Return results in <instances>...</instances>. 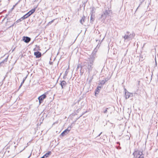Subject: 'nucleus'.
<instances>
[{"instance_id":"1","label":"nucleus","mask_w":158,"mask_h":158,"mask_svg":"<svg viewBox=\"0 0 158 158\" xmlns=\"http://www.w3.org/2000/svg\"><path fill=\"white\" fill-rule=\"evenodd\" d=\"M94 61V59L89 58L85 60L83 63L82 67L87 70L89 74L93 70Z\"/></svg>"},{"instance_id":"2","label":"nucleus","mask_w":158,"mask_h":158,"mask_svg":"<svg viewBox=\"0 0 158 158\" xmlns=\"http://www.w3.org/2000/svg\"><path fill=\"white\" fill-rule=\"evenodd\" d=\"M135 35V34L134 32H132L130 34L129 32L127 31L126 34L123 37L125 40H130L133 39Z\"/></svg>"},{"instance_id":"3","label":"nucleus","mask_w":158,"mask_h":158,"mask_svg":"<svg viewBox=\"0 0 158 158\" xmlns=\"http://www.w3.org/2000/svg\"><path fill=\"white\" fill-rule=\"evenodd\" d=\"M133 155L135 158H137L138 156H139V157L141 156H144V155L143 154V152H141L139 150H135L134 152L133 153Z\"/></svg>"},{"instance_id":"4","label":"nucleus","mask_w":158,"mask_h":158,"mask_svg":"<svg viewBox=\"0 0 158 158\" xmlns=\"http://www.w3.org/2000/svg\"><path fill=\"white\" fill-rule=\"evenodd\" d=\"M46 93H45L38 97V99L40 104L42 103L43 102L44 100L46 98Z\"/></svg>"},{"instance_id":"5","label":"nucleus","mask_w":158,"mask_h":158,"mask_svg":"<svg viewBox=\"0 0 158 158\" xmlns=\"http://www.w3.org/2000/svg\"><path fill=\"white\" fill-rule=\"evenodd\" d=\"M98 49L97 48H95L93 50L91 55L90 56V58L91 59H94L95 60V58L96 57V54L97 52Z\"/></svg>"},{"instance_id":"6","label":"nucleus","mask_w":158,"mask_h":158,"mask_svg":"<svg viewBox=\"0 0 158 158\" xmlns=\"http://www.w3.org/2000/svg\"><path fill=\"white\" fill-rule=\"evenodd\" d=\"M125 96L126 99L132 96V94L128 92L127 90L125 89Z\"/></svg>"},{"instance_id":"7","label":"nucleus","mask_w":158,"mask_h":158,"mask_svg":"<svg viewBox=\"0 0 158 158\" xmlns=\"http://www.w3.org/2000/svg\"><path fill=\"white\" fill-rule=\"evenodd\" d=\"M60 85H61L62 89H64L66 86L67 83L65 81L63 80L60 82Z\"/></svg>"},{"instance_id":"8","label":"nucleus","mask_w":158,"mask_h":158,"mask_svg":"<svg viewBox=\"0 0 158 158\" xmlns=\"http://www.w3.org/2000/svg\"><path fill=\"white\" fill-rule=\"evenodd\" d=\"M31 40L30 38L27 36H23V40L26 43H28Z\"/></svg>"},{"instance_id":"9","label":"nucleus","mask_w":158,"mask_h":158,"mask_svg":"<svg viewBox=\"0 0 158 158\" xmlns=\"http://www.w3.org/2000/svg\"><path fill=\"white\" fill-rule=\"evenodd\" d=\"M34 55L36 56V58H39L41 56V53L39 51L36 52H34Z\"/></svg>"},{"instance_id":"10","label":"nucleus","mask_w":158,"mask_h":158,"mask_svg":"<svg viewBox=\"0 0 158 158\" xmlns=\"http://www.w3.org/2000/svg\"><path fill=\"white\" fill-rule=\"evenodd\" d=\"M35 10V8H34L29 11L27 14L29 16L33 14Z\"/></svg>"},{"instance_id":"11","label":"nucleus","mask_w":158,"mask_h":158,"mask_svg":"<svg viewBox=\"0 0 158 158\" xmlns=\"http://www.w3.org/2000/svg\"><path fill=\"white\" fill-rule=\"evenodd\" d=\"M71 129V127H68L67 128V129H66V130H65L64 131V132L66 133V134H68L69 132L70 131Z\"/></svg>"},{"instance_id":"12","label":"nucleus","mask_w":158,"mask_h":158,"mask_svg":"<svg viewBox=\"0 0 158 158\" xmlns=\"http://www.w3.org/2000/svg\"><path fill=\"white\" fill-rule=\"evenodd\" d=\"M110 12V11L108 10H106L105 11L103 12V14L104 15H105L107 16V15H108L109 14V13Z\"/></svg>"},{"instance_id":"13","label":"nucleus","mask_w":158,"mask_h":158,"mask_svg":"<svg viewBox=\"0 0 158 158\" xmlns=\"http://www.w3.org/2000/svg\"><path fill=\"white\" fill-rule=\"evenodd\" d=\"M51 154V152L50 151L46 153L44 156L45 158L48 157Z\"/></svg>"},{"instance_id":"14","label":"nucleus","mask_w":158,"mask_h":158,"mask_svg":"<svg viewBox=\"0 0 158 158\" xmlns=\"http://www.w3.org/2000/svg\"><path fill=\"white\" fill-rule=\"evenodd\" d=\"M110 108V107L109 108H103V113L104 114H106L107 113L108 110Z\"/></svg>"},{"instance_id":"15","label":"nucleus","mask_w":158,"mask_h":158,"mask_svg":"<svg viewBox=\"0 0 158 158\" xmlns=\"http://www.w3.org/2000/svg\"><path fill=\"white\" fill-rule=\"evenodd\" d=\"M8 56L4 60L2 61L0 63V64H2L4 63L5 62H6L7 61L8 59Z\"/></svg>"},{"instance_id":"16","label":"nucleus","mask_w":158,"mask_h":158,"mask_svg":"<svg viewBox=\"0 0 158 158\" xmlns=\"http://www.w3.org/2000/svg\"><path fill=\"white\" fill-rule=\"evenodd\" d=\"M40 47L39 46H38L37 45H35V48L34 49V51H39L40 50Z\"/></svg>"},{"instance_id":"17","label":"nucleus","mask_w":158,"mask_h":158,"mask_svg":"<svg viewBox=\"0 0 158 158\" xmlns=\"http://www.w3.org/2000/svg\"><path fill=\"white\" fill-rule=\"evenodd\" d=\"M94 20V16H93L92 14L91 15L90 17V22L92 23Z\"/></svg>"},{"instance_id":"18","label":"nucleus","mask_w":158,"mask_h":158,"mask_svg":"<svg viewBox=\"0 0 158 158\" xmlns=\"http://www.w3.org/2000/svg\"><path fill=\"white\" fill-rule=\"evenodd\" d=\"M29 16L27 13L26 14L24 15L23 16L21 17V19H23V20L27 18Z\"/></svg>"},{"instance_id":"19","label":"nucleus","mask_w":158,"mask_h":158,"mask_svg":"<svg viewBox=\"0 0 158 158\" xmlns=\"http://www.w3.org/2000/svg\"><path fill=\"white\" fill-rule=\"evenodd\" d=\"M105 83V82L103 80L102 81H101L99 83H98V85H104Z\"/></svg>"},{"instance_id":"20","label":"nucleus","mask_w":158,"mask_h":158,"mask_svg":"<svg viewBox=\"0 0 158 158\" xmlns=\"http://www.w3.org/2000/svg\"><path fill=\"white\" fill-rule=\"evenodd\" d=\"M106 18V16L105 15H104L103 14H102L101 16V18L103 20H105Z\"/></svg>"},{"instance_id":"21","label":"nucleus","mask_w":158,"mask_h":158,"mask_svg":"<svg viewBox=\"0 0 158 158\" xmlns=\"http://www.w3.org/2000/svg\"><path fill=\"white\" fill-rule=\"evenodd\" d=\"M23 20V19H21V18H20V19H18L17 20L16 22H15V23H19L20 22H21V21H22Z\"/></svg>"},{"instance_id":"22","label":"nucleus","mask_w":158,"mask_h":158,"mask_svg":"<svg viewBox=\"0 0 158 158\" xmlns=\"http://www.w3.org/2000/svg\"><path fill=\"white\" fill-rule=\"evenodd\" d=\"M84 22V18L82 17L81 19L80 20V23L83 24V22Z\"/></svg>"},{"instance_id":"23","label":"nucleus","mask_w":158,"mask_h":158,"mask_svg":"<svg viewBox=\"0 0 158 158\" xmlns=\"http://www.w3.org/2000/svg\"><path fill=\"white\" fill-rule=\"evenodd\" d=\"M66 135V133H65L64 131L61 134V135L62 136H64L65 135Z\"/></svg>"},{"instance_id":"24","label":"nucleus","mask_w":158,"mask_h":158,"mask_svg":"<svg viewBox=\"0 0 158 158\" xmlns=\"http://www.w3.org/2000/svg\"><path fill=\"white\" fill-rule=\"evenodd\" d=\"M102 86H98L97 88V91L98 92H98V91L100 89H101V88Z\"/></svg>"},{"instance_id":"25","label":"nucleus","mask_w":158,"mask_h":158,"mask_svg":"<svg viewBox=\"0 0 158 158\" xmlns=\"http://www.w3.org/2000/svg\"><path fill=\"white\" fill-rule=\"evenodd\" d=\"M56 19H54L53 20H52L51 21L49 22L48 23V24H51Z\"/></svg>"},{"instance_id":"26","label":"nucleus","mask_w":158,"mask_h":158,"mask_svg":"<svg viewBox=\"0 0 158 158\" xmlns=\"http://www.w3.org/2000/svg\"><path fill=\"white\" fill-rule=\"evenodd\" d=\"M93 76H92L91 77H90V79L89 80V83H90L91 82V81L92 79H93Z\"/></svg>"},{"instance_id":"27","label":"nucleus","mask_w":158,"mask_h":158,"mask_svg":"<svg viewBox=\"0 0 158 158\" xmlns=\"http://www.w3.org/2000/svg\"><path fill=\"white\" fill-rule=\"evenodd\" d=\"M109 80V79L108 78H105L103 80L106 82L107 81Z\"/></svg>"},{"instance_id":"28","label":"nucleus","mask_w":158,"mask_h":158,"mask_svg":"<svg viewBox=\"0 0 158 158\" xmlns=\"http://www.w3.org/2000/svg\"><path fill=\"white\" fill-rule=\"evenodd\" d=\"M100 44H99V43H98V44L97 45V47L95 48H97L98 49L99 48L100 46Z\"/></svg>"},{"instance_id":"29","label":"nucleus","mask_w":158,"mask_h":158,"mask_svg":"<svg viewBox=\"0 0 158 158\" xmlns=\"http://www.w3.org/2000/svg\"><path fill=\"white\" fill-rule=\"evenodd\" d=\"M80 67V64H78L77 65V68H76V70H78Z\"/></svg>"},{"instance_id":"30","label":"nucleus","mask_w":158,"mask_h":158,"mask_svg":"<svg viewBox=\"0 0 158 158\" xmlns=\"http://www.w3.org/2000/svg\"><path fill=\"white\" fill-rule=\"evenodd\" d=\"M16 23H15V22L10 27L14 26Z\"/></svg>"},{"instance_id":"31","label":"nucleus","mask_w":158,"mask_h":158,"mask_svg":"<svg viewBox=\"0 0 158 158\" xmlns=\"http://www.w3.org/2000/svg\"><path fill=\"white\" fill-rule=\"evenodd\" d=\"M27 77H24L23 80V81H24V82L25 81V80L26 78H27Z\"/></svg>"},{"instance_id":"32","label":"nucleus","mask_w":158,"mask_h":158,"mask_svg":"<svg viewBox=\"0 0 158 158\" xmlns=\"http://www.w3.org/2000/svg\"><path fill=\"white\" fill-rule=\"evenodd\" d=\"M137 84L138 85H139L140 83V81H137Z\"/></svg>"},{"instance_id":"33","label":"nucleus","mask_w":158,"mask_h":158,"mask_svg":"<svg viewBox=\"0 0 158 158\" xmlns=\"http://www.w3.org/2000/svg\"><path fill=\"white\" fill-rule=\"evenodd\" d=\"M17 4V3H16L15 5H14L13 6V8H12V9H14V8L15 7V6Z\"/></svg>"},{"instance_id":"34","label":"nucleus","mask_w":158,"mask_h":158,"mask_svg":"<svg viewBox=\"0 0 158 158\" xmlns=\"http://www.w3.org/2000/svg\"><path fill=\"white\" fill-rule=\"evenodd\" d=\"M117 148L118 149H121V148L119 147H117Z\"/></svg>"},{"instance_id":"35","label":"nucleus","mask_w":158,"mask_h":158,"mask_svg":"<svg viewBox=\"0 0 158 158\" xmlns=\"http://www.w3.org/2000/svg\"><path fill=\"white\" fill-rule=\"evenodd\" d=\"M138 158H144V156H141L140 157H138Z\"/></svg>"},{"instance_id":"36","label":"nucleus","mask_w":158,"mask_h":158,"mask_svg":"<svg viewBox=\"0 0 158 158\" xmlns=\"http://www.w3.org/2000/svg\"><path fill=\"white\" fill-rule=\"evenodd\" d=\"M24 83V81H23L21 83V85H22Z\"/></svg>"},{"instance_id":"37","label":"nucleus","mask_w":158,"mask_h":158,"mask_svg":"<svg viewBox=\"0 0 158 158\" xmlns=\"http://www.w3.org/2000/svg\"><path fill=\"white\" fill-rule=\"evenodd\" d=\"M67 73H68L66 71L65 72V76H67Z\"/></svg>"},{"instance_id":"38","label":"nucleus","mask_w":158,"mask_h":158,"mask_svg":"<svg viewBox=\"0 0 158 158\" xmlns=\"http://www.w3.org/2000/svg\"><path fill=\"white\" fill-rule=\"evenodd\" d=\"M102 132H101L97 136V137H99L100 135L102 134Z\"/></svg>"},{"instance_id":"39","label":"nucleus","mask_w":158,"mask_h":158,"mask_svg":"<svg viewBox=\"0 0 158 158\" xmlns=\"http://www.w3.org/2000/svg\"><path fill=\"white\" fill-rule=\"evenodd\" d=\"M69 19V18H66V19H65V20L66 21H67V22L68 21V20H67V19Z\"/></svg>"},{"instance_id":"40","label":"nucleus","mask_w":158,"mask_h":158,"mask_svg":"<svg viewBox=\"0 0 158 158\" xmlns=\"http://www.w3.org/2000/svg\"><path fill=\"white\" fill-rule=\"evenodd\" d=\"M31 153L30 154V156H28V158H29L30 157V156H31Z\"/></svg>"},{"instance_id":"41","label":"nucleus","mask_w":158,"mask_h":158,"mask_svg":"<svg viewBox=\"0 0 158 158\" xmlns=\"http://www.w3.org/2000/svg\"><path fill=\"white\" fill-rule=\"evenodd\" d=\"M41 158H45L44 156L42 157Z\"/></svg>"},{"instance_id":"42","label":"nucleus","mask_w":158,"mask_h":158,"mask_svg":"<svg viewBox=\"0 0 158 158\" xmlns=\"http://www.w3.org/2000/svg\"><path fill=\"white\" fill-rule=\"evenodd\" d=\"M117 143L119 145H120V143L119 142H117Z\"/></svg>"},{"instance_id":"43","label":"nucleus","mask_w":158,"mask_h":158,"mask_svg":"<svg viewBox=\"0 0 158 158\" xmlns=\"http://www.w3.org/2000/svg\"><path fill=\"white\" fill-rule=\"evenodd\" d=\"M22 85H20V86H19V89H20L21 87L22 86Z\"/></svg>"},{"instance_id":"44","label":"nucleus","mask_w":158,"mask_h":158,"mask_svg":"<svg viewBox=\"0 0 158 158\" xmlns=\"http://www.w3.org/2000/svg\"><path fill=\"white\" fill-rule=\"evenodd\" d=\"M52 62H49V63H50V64H52Z\"/></svg>"},{"instance_id":"45","label":"nucleus","mask_w":158,"mask_h":158,"mask_svg":"<svg viewBox=\"0 0 158 158\" xmlns=\"http://www.w3.org/2000/svg\"><path fill=\"white\" fill-rule=\"evenodd\" d=\"M98 41V40H96V42H97V41Z\"/></svg>"},{"instance_id":"46","label":"nucleus","mask_w":158,"mask_h":158,"mask_svg":"<svg viewBox=\"0 0 158 158\" xmlns=\"http://www.w3.org/2000/svg\"><path fill=\"white\" fill-rule=\"evenodd\" d=\"M104 39V38H103L102 39V40H101V41H102V40H103Z\"/></svg>"},{"instance_id":"47","label":"nucleus","mask_w":158,"mask_h":158,"mask_svg":"<svg viewBox=\"0 0 158 158\" xmlns=\"http://www.w3.org/2000/svg\"><path fill=\"white\" fill-rule=\"evenodd\" d=\"M82 67H81V69Z\"/></svg>"},{"instance_id":"48","label":"nucleus","mask_w":158,"mask_h":158,"mask_svg":"<svg viewBox=\"0 0 158 158\" xmlns=\"http://www.w3.org/2000/svg\"><path fill=\"white\" fill-rule=\"evenodd\" d=\"M89 79V78H87V80Z\"/></svg>"}]
</instances>
